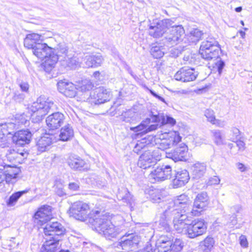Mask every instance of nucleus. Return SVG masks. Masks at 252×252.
I'll use <instances>...</instances> for the list:
<instances>
[{"label":"nucleus","mask_w":252,"mask_h":252,"mask_svg":"<svg viewBox=\"0 0 252 252\" xmlns=\"http://www.w3.org/2000/svg\"><path fill=\"white\" fill-rule=\"evenodd\" d=\"M43 228L45 235L53 236L45 241L41 248L40 252H56L60 246L59 237L63 234L65 229L57 221H48Z\"/></svg>","instance_id":"1"},{"label":"nucleus","mask_w":252,"mask_h":252,"mask_svg":"<svg viewBox=\"0 0 252 252\" xmlns=\"http://www.w3.org/2000/svg\"><path fill=\"white\" fill-rule=\"evenodd\" d=\"M56 108L54 102L44 96H39L29 107V110L32 112L31 117L34 123L41 122L45 115Z\"/></svg>","instance_id":"2"},{"label":"nucleus","mask_w":252,"mask_h":252,"mask_svg":"<svg viewBox=\"0 0 252 252\" xmlns=\"http://www.w3.org/2000/svg\"><path fill=\"white\" fill-rule=\"evenodd\" d=\"M94 224L96 230L106 239L116 238L119 232L105 214H99L94 218Z\"/></svg>","instance_id":"3"},{"label":"nucleus","mask_w":252,"mask_h":252,"mask_svg":"<svg viewBox=\"0 0 252 252\" xmlns=\"http://www.w3.org/2000/svg\"><path fill=\"white\" fill-rule=\"evenodd\" d=\"M152 123H160L161 125L169 124L173 126L176 123L175 120L169 116L164 115L163 113L157 112L155 113L151 112L150 118L146 119L142 122L140 125L136 126L131 127L130 129L134 132H137L138 134L146 133V124H149Z\"/></svg>","instance_id":"4"},{"label":"nucleus","mask_w":252,"mask_h":252,"mask_svg":"<svg viewBox=\"0 0 252 252\" xmlns=\"http://www.w3.org/2000/svg\"><path fill=\"white\" fill-rule=\"evenodd\" d=\"M69 213L70 216L76 220L84 221L87 218L94 220V218L100 214V212L98 210L91 211L88 204L82 201H77L72 204L69 209Z\"/></svg>","instance_id":"5"},{"label":"nucleus","mask_w":252,"mask_h":252,"mask_svg":"<svg viewBox=\"0 0 252 252\" xmlns=\"http://www.w3.org/2000/svg\"><path fill=\"white\" fill-rule=\"evenodd\" d=\"M155 137L157 139L156 143L158 145V150L160 149L162 151L170 148L181 140V137L178 132L174 131H158Z\"/></svg>","instance_id":"6"},{"label":"nucleus","mask_w":252,"mask_h":252,"mask_svg":"<svg viewBox=\"0 0 252 252\" xmlns=\"http://www.w3.org/2000/svg\"><path fill=\"white\" fill-rule=\"evenodd\" d=\"M166 32L162 39V44L167 47H172L182 41L185 34V30L181 26H174L172 25Z\"/></svg>","instance_id":"7"},{"label":"nucleus","mask_w":252,"mask_h":252,"mask_svg":"<svg viewBox=\"0 0 252 252\" xmlns=\"http://www.w3.org/2000/svg\"><path fill=\"white\" fill-rule=\"evenodd\" d=\"M161 156L158 154V150H147L139 157L137 162L138 166L143 169H147L155 165L157 160H159Z\"/></svg>","instance_id":"8"},{"label":"nucleus","mask_w":252,"mask_h":252,"mask_svg":"<svg viewBox=\"0 0 252 252\" xmlns=\"http://www.w3.org/2000/svg\"><path fill=\"white\" fill-rule=\"evenodd\" d=\"M173 22L169 19L156 20L151 24L149 34L154 38H159L163 34H165L167 30L169 29Z\"/></svg>","instance_id":"9"},{"label":"nucleus","mask_w":252,"mask_h":252,"mask_svg":"<svg viewBox=\"0 0 252 252\" xmlns=\"http://www.w3.org/2000/svg\"><path fill=\"white\" fill-rule=\"evenodd\" d=\"M207 222L202 219L192 220L187 227V235L189 238H194L205 234L207 229Z\"/></svg>","instance_id":"10"},{"label":"nucleus","mask_w":252,"mask_h":252,"mask_svg":"<svg viewBox=\"0 0 252 252\" xmlns=\"http://www.w3.org/2000/svg\"><path fill=\"white\" fill-rule=\"evenodd\" d=\"M111 96V92L109 89L99 87L90 94L87 101L92 105H98L109 101Z\"/></svg>","instance_id":"11"},{"label":"nucleus","mask_w":252,"mask_h":252,"mask_svg":"<svg viewBox=\"0 0 252 252\" xmlns=\"http://www.w3.org/2000/svg\"><path fill=\"white\" fill-rule=\"evenodd\" d=\"M172 168L169 165H162L151 171L148 179L152 183L163 181L171 178Z\"/></svg>","instance_id":"12"},{"label":"nucleus","mask_w":252,"mask_h":252,"mask_svg":"<svg viewBox=\"0 0 252 252\" xmlns=\"http://www.w3.org/2000/svg\"><path fill=\"white\" fill-rule=\"evenodd\" d=\"M139 242L140 239L138 236L129 234L127 236H123L121 238L117 247L121 248L125 251L124 252L136 251L138 249Z\"/></svg>","instance_id":"13"},{"label":"nucleus","mask_w":252,"mask_h":252,"mask_svg":"<svg viewBox=\"0 0 252 252\" xmlns=\"http://www.w3.org/2000/svg\"><path fill=\"white\" fill-rule=\"evenodd\" d=\"M171 214L172 217H173V222L175 229L178 231L181 232L185 228V226L188 223L184 220H181L179 218V208H175V203L172 202H169L166 205L165 210L164 211V216H169Z\"/></svg>","instance_id":"14"},{"label":"nucleus","mask_w":252,"mask_h":252,"mask_svg":"<svg viewBox=\"0 0 252 252\" xmlns=\"http://www.w3.org/2000/svg\"><path fill=\"white\" fill-rule=\"evenodd\" d=\"M20 169L14 165H8L5 163L0 164V173H1L8 184H13Z\"/></svg>","instance_id":"15"},{"label":"nucleus","mask_w":252,"mask_h":252,"mask_svg":"<svg viewBox=\"0 0 252 252\" xmlns=\"http://www.w3.org/2000/svg\"><path fill=\"white\" fill-rule=\"evenodd\" d=\"M209 204V197L206 192H202L196 196L191 213L194 216H199L200 213L207 207Z\"/></svg>","instance_id":"16"},{"label":"nucleus","mask_w":252,"mask_h":252,"mask_svg":"<svg viewBox=\"0 0 252 252\" xmlns=\"http://www.w3.org/2000/svg\"><path fill=\"white\" fill-rule=\"evenodd\" d=\"M198 75L194 68L183 67L178 71L174 75L175 79L183 82L194 81Z\"/></svg>","instance_id":"17"},{"label":"nucleus","mask_w":252,"mask_h":252,"mask_svg":"<svg viewBox=\"0 0 252 252\" xmlns=\"http://www.w3.org/2000/svg\"><path fill=\"white\" fill-rule=\"evenodd\" d=\"M51 210L50 206L40 208L34 214V222L42 226L49 221L52 218Z\"/></svg>","instance_id":"18"},{"label":"nucleus","mask_w":252,"mask_h":252,"mask_svg":"<svg viewBox=\"0 0 252 252\" xmlns=\"http://www.w3.org/2000/svg\"><path fill=\"white\" fill-rule=\"evenodd\" d=\"M64 115L60 112L53 113L46 119V125L49 130H54L59 128L64 122Z\"/></svg>","instance_id":"19"},{"label":"nucleus","mask_w":252,"mask_h":252,"mask_svg":"<svg viewBox=\"0 0 252 252\" xmlns=\"http://www.w3.org/2000/svg\"><path fill=\"white\" fill-rule=\"evenodd\" d=\"M57 139L51 133H46L40 137L36 142L37 149L40 152H44L50 149L51 145L56 142Z\"/></svg>","instance_id":"20"},{"label":"nucleus","mask_w":252,"mask_h":252,"mask_svg":"<svg viewBox=\"0 0 252 252\" xmlns=\"http://www.w3.org/2000/svg\"><path fill=\"white\" fill-rule=\"evenodd\" d=\"M32 136V134L28 129L19 130L12 136V141L18 146H23L30 143Z\"/></svg>","instance_id":"21"},{"label":"nucleus","mask_w":252,"mask_h":252,"mask_svg":"<svg viewBox=\"0 0 252 252\" xmlns=\"http://www.w3.org/2000/svg\"><path fill=\"white\" fill-rule=\"evenodd\" d=\"M58 89L60 93L68 97H73L76 94V88L71 82L61 80L57 83Z\"/></svg>","instance_id":"22"},{"label":"nucleus","mask_w":252,"mask_h":252,"mask_svg":"<svg viewBox=\"0 0 252 252\" xmlns=\"http://www.w3.org/2000/svg\"><path fill=\"white\" fill-rule=\"evenodd\" d=\"M189 179V172L187 170L181 169L177 171L175 174V178L173 180L174 188H178L184 186Z\"/></svg>","instance_id":"23"},{"label":"nucleus","mask_w":252,"mask_h":252,"mask_svg":"<svg viewBox=\"0 0 252 252\" xmlns=\"http://www.w3.org/2000/svg\"><path fill=\"white\" fill-rule=\"evenodd\" d=\"M53 52V48L48 46L46 43L41 42L39 44H36L32 50L33 54L38 58L44 60V58L47 57L49 54Z\"/></svg>","instance_id":"24"},{"label":"nucleus","mask_w":252,"mask_h":252,"mask_svg":"<svg viewBox=\"0 0 252 252\" xmlns=\"http://www.w3.org/2000/svg\"><path fill=\"white\" fill-rule=\"evenodd\" d=\"M84 61L89 67L100 66L104 61V58L100 53L89 55L85 57Z\"/></svg>","instance_id":"25"},{"label":"nucleus","mask_w":252,"mask_h":252,"mask_svg":"<svg viewBox=\"0 0 252 252\" xmlns=\"http://www.w3.org/2000/svg\"><path fill=\"white\" fill-rule=\"evenodd\" d=\"M40 37L41 35L37 33L28 34L24 39L25 47L33 50L36 44L42 41Z\"/></svg>","instance_id":"26"},{"label":"nucleus","mask_w":252,"mask_h":252,"mask_svg":"<svg viewBox=\"0 0 252 252\" xmlns=\"http://www.w3.org/2000/svg\"><path fill=\"white\" fill-rule=\"evenodd\" d=\"M27 154L24 153H19L14 150H10L6 154L7 160L12 162V164L16 166L17 163H22L26 158Z\"/></svg>","instance_id":"27"},{"label":"nucleus","mask_w":252,"mask_h":252,"mask_svg":"<svg viewBox=\"0 0 252 252\" xmlns=\"http://www.w3.org/2000/svg\"><path fill=\"white\" fill-rule=\"evenodd\" d=\"M220 48H210L204 50L200 49L199 53L201 57L206 60L218 59L220 56Z\"/></svg>","instance_id":"28"},{"label":"nucleus","mask_w":252,"mask_h":252,"mask_svg":"<svg viewBox=\"0 0 252 252\" xmlns=\"http://www.w3.org/2000/svg\"><path fill=\"white\" fill-rule=\"evenodd\" d=\"M187 150V147L185 144L176 147L171 154L170 158L175 161L186 160L185 157Z\"/></svg>","instance_id":"29"},{"label":"nucleus","mask_w":252,"mask_h":252,"mask_svg":"<svg viewBox=\"0 0 252 252\" xmlns=\"http://www.w3.org/2000/svg\"><path fill=\"white\" fill-rule=\"evenodd\" d=\"M59 59L58 55L52 53L49 54L47 57L44 58L43 66L45 71L49 72L55 67Z\"/></svg>","instance_id":"30"},{"label":"nucleus","mask_w":252,"mask_h":252,"mask_svg":"<svg viewBox=\"0 0 252 252\" xmlns=\"http://www.w3.org/2000/svg\"><path fill=\"white\" fill-rule=\"evenodd\" d=\"M172 202L175 203V208H178V206H180L181 208L185 209V211H187L186 208H188L191 203L189 198L185 194L178 196L174 201Z\"/></svg>","instance_id":"31"},{"label":"nucleus","mask_w":252,"mask_h":252,"mask_svg":"<svg viewBox=\"0 0 252 252\" xmlns=\"http://www.w3.org/2000/svg\"><path fill=\"white\" fill-rule=\"evenodd\" d=\"M73 134L74 132L72 127L70 125L67 124L61 129L59 139L61 141H67L73 136Z\"/></svg>","instance_id":"32"},{"label":"nucleus","mask_w":252,"mask_h":252,"mask_svg":"<svg viewBox=\"0 0 252 252\" xmlns=\"http://www.w3.org/2000/svg\"><path fill=\"white\" fill-rule=\"evenodd\" d=\"M68 164L73 169L81 170L85 166L86 162L79 157L71 156L68 160Z\"/></svg>","instance_id":"33"},{"label":"nucleus","mask_w":252,"mask_h":252,"mask_svg":"<svg viewBox=\"0 0 252 252\" xmlns=\"http://www.w3.org/2000/svg\"><path fill=\"white\" fill-rule=\"evenodd\" d=\"M206 165L204 163L196 162L192 167V174L195 178H200L205 174Z\"/></svg>","instance_id":"34"},{"label":"nucleus","mask_w":252,"mask_h":252,"mask_svg":"<svg viewBox=\"0 0 252 252\" xmlns=\"http://www.w3.org/2000/svg\"><path fill=\"white\" fill-rule=\"evenodd\" d=\"M29 189L19 191L13 193L8 199L6 200V203L8 207H13L15 206L18 199L24 194L27 193Z\"/></svg>","instance_id":"35"},{"label":"nucleus","mask_w":252,"mask_h":252,"mask_svg":"<svg viewBox=\"0 0 252 252\" xmlns=\"http://www.w3.org/2000/svg\"><path fill=\"white\" fill-rule=\"evenodd\" d=\"M172 217L171 214H169V216H164V212L161 215L159 220V228L160 229V231H164L165 232H169L170 231V227L169 224V220Z\"/></svg>","instance_id":"36"},{"label":"nucleus","mask_w":252,"mask_h":252,"mask_svg":"<svg viewBox=\"0 0 252 252\" xmlns=\"http://www.w3.org/2000/svg\"><path fill=\"white\" fill-rule=\"evenodd\" d=\"M210 48H220L217 41L214 38L208 37L203 41L200 45V49L206 50Z\"/></svg>","instance_id":"37"},{"label":"nucleus","mask_w":252,"mask_h":252,"mask_svg":"<svg viewBox=\"0 0 252 252\" xmlns=\"http://www.w3.org/2000/svg\"><path fill=\"white\" fill-rule=\"evenodd\" d=\"M68 51V48L67 46L64 43H60L57 46L53 48V52L52 53H55V55H58L59 59L62 57L63 59L67 56V53Z\"/></svg>","instance_id":"38"},{"label":"nucleus","mask_w":252,"mask_h":252,"mask_svg":"<svg viewBox=\"0 0 252 252\" xmlns=\"http://www.w3.org/2000/svg\"><path fill=\"white\" fill-rule=\"evenodd\" d=\"M135 113L132 110L123 111L119 115V119L123 122L131 123L135 120Z\"/></svg>","instance_id":"39"},{"label":"nucleus","mask_w":252,"mask_h":252,"mask_svg":"<svg viewBox=\"0 0 252 252\" xmlns=\"http://www.w3.org/2000/svg\"><path fill=\"white\" fill-rule=\"evenodd\" d=\"M203 35L202 32L198 29L191 30L188 35V40L190 43H196Z\"/></svg>","instance_id":"40"},{"label":"nucleus","mask_w":252,"mask_h":252,"mask_svg":"<svg viewBox=\"0 0 252 252\" xmlns=\"http://www.w3.org/2000/svg\"><path fill=\"white\" fill-rule=\"evenodd\" d=\"M171 241L170 238L165 236H161L156 243L157 248L156 249H166L167 248H169Z\"/></svg>","instance_id":"41"},{"label":"nucleus","mask_w":252,"mask_h":252,"mask_svg":"<svg viewBox=\"0 0 252 252\" xmlns=\"http://www.w3.org/2000/svg\"><path fill=\"white\" fill-rule=\"evenodd\" d=\"M61 62L62 65L65 67H69L71 68H75L78 64L75 58H69L67 56L64 59H61Z\"/></svg>","instance_id":"42"},{"label":"nucleus","mask_w":252,"mask_h":252,"mask_svg":"<svg viewBox=\"0 0 252 252\" xmlns=\"http://www.w3.org/2000/svg\"><path fill=\"white\" fill-rule=\"evenodd\" d=\"M150 198L153 203H159L163 197L161 191L158 189H152L149 191Z\"/></svg>","instance_id":"43"},{"label":"nucleus","mask_w":252,"mask_h":252,"mask_svg":"<svg viewBox=\"0 0 252 252\" xmlns=\"http://www.w3.org/2000/svg\"><path fill=\"white\" fill-rule=\"evenodd\" d=\"M184 247V243L180 239H176L174 241H171L169 248L173 252H180Z\"/></svg>","instance_id":"44"},{"label":"nucleus","mask_w":252,"mask_h":252,"mask_svg":"<svg viewBox=\"0 0 252 252\" xmlns=\"http://www.w3.org/2000/svg\"><path fill=\"white\" fill-rule=\"evenodd\" d=\"M149 143V142L147 143V139L146 138H143L141 141H138L135 145L133 151L134 153L137 154H138L142 150L145 151L146 150V149L147 148L148 145Z\"/></svg>","instance_id":"45"},{"label":"nucleus","mask_w":252,"mask_h":252,"mask_svg":"<svg viewBox=\"0 0 252 252\" xmlns=\"http://www.w3.org/2000/svg\"><path fill=\"white\" fill-rule=\"evenodd\" d=\"M242 210V206L241 205L236 204L233 205L230 208V212L232 214V220L231 223L232 224H235L237 222V213H239Z\"/></svg>","instance_id":"46"},{"label":"nucleus","mask_w":252,"mask_h":252,"mask_svg":"<svg viewBox=\"0 0 252 252\" xmlns=\"http://www.w3.org/2000/svg\"><path fill=\"white\" fill-rule=\"evenodd\" d=\"M163 48L158 46H155L151 48L150 50L151 54L156 59L160 58L164 55Z\"/></svg>","instance_id":"47"},{"label":"nucleus","mask_w":252,"mask_h":252,"mask_svg":"<svg viewBox=\"0 0 252 252\" xmlns=\"http://www.w3.org/2000/svg\"><path fill=\"white\" fill-rule=\"evenodd\" d=\"M213 135V139L215 144L220 145L224 144L223 138L221 131L220 130H214L212 131Z\"/></svg>","instance_id":"48"},{"label":"nucleus","mask_w":252,"mask_h":252,"mask_svg":"<svg viewBox=\"0 0 252 252\" xmlns=\"http://www.w3.org/2000/svg\"><path fill=\"white\" fill-rule=\"evenodd\" d=\"M94 87V84L90 80L85 79L81 81L80 85V89L82 92L89 91Z\"/></svg>","instance_id":"49"},{"label":"nucleus","mask_w":252,"mask_h":252,"mask_svg":"<svg viewBox=\"0 0 252 252\" xmlns=\"http://www.w3.org/2000/svg\"><path fill=\"white\" fill-rule=\"evenodd\" d=\"M6 125H0V143H4L6 142V135L9 134L7 131Z\"/></svg>","instance_id":"50"},{"label":"nucleus","mask_w":252,"mask_h":252,"mask_svg":"<svg viewBox=\"0 0 252 252\" xmlns=\"http://www.w3.org/2000/svg\"><path fill=\"white\" fill-rule=\"evenodd\" d=\"M202 243V245L205 248V250H210L214 246L215 241L213 238L208 236Z\"/></svg>","instance_id":"51"},{"label":"nucleus","mask_w":252,"mask_h":252,"mask_svg":"<svg viewBox=\"0 0 252 252\" xmlns=\"http://www.w3.org/2000/svg\"><path fill=\"white\" fill-rule=\"evenodd\" d=\"M28 119L29 117L25 115L24 113L16 117L18 123L24 125H27L29 124Z\"/></svg>","instance_id":"52"},{"label":"nucleus","mask_w":252,"mask_h":252,"mask_svg":"<svg viewBox=\"0 0 252 252\" xmlns=\"http://www.w3.org/2000/svg\"><path fill=\"white\" fill-rule=\"evenodd\" d=\"M205 116L207 118L208 121L211 123L215 121V116L213 110L211 109H206L205 111Z\"/></svg>","instance_id":"53"},{"label":"nucleus","mask_w":252,"mask_h":252,"mask_svg":"<svg viewBox=\"0 0 252 252\" xmlns=\"http://www.w3.org/2000/svg\"><path fill=\"white\" fill-rule=\"evenodd\" d=\"M218 60L216 62V66L217 68L219 74L220 75L222 73V69L225 66V63L219 57L217 59Z\"/></svg>","instance_id":"54"},{"label":"nucleus","mask_w":252,"mask_h":252,"mask_svg":"<svg viewBox=\"0 0 252 252\" xmlns=\"http://www.w3.org/2000/svg\"><path fill=\"white\" fill-rule=\"evenodd\" d=\"M126 195L122 197V200H123L124 202H127V203L131 205L132 197L129 191L127 190H126Z\"/></svg>","instance_id":"55"},{"label":"nucleus","mask_w":252,"mask_h":252,"mask_svg":"<svg viewBox=\"0 0 252 252\" xmlns=\"http://www.w3.org/2000/svg\"><path fill=\"white\" fill-rule=\"evenodd\" d=\"M220 182V179L218 176H214L210 178L208 184L209 185H218Z\"/></svg>","instance_id":"56"},{"label":"nucleus","mask_w":252,"mask_h":252,"mask_svg":"<svg viewBox=\"0 0 252 252\" xmlns=\"http://www.w3.org/2000/svg\"><path fill=\"white\" fill-rule=\"evenodd\" d=\"M240 244L243 248H247L248 246V242L246 237L245 235H242L239 237Z\"/></svg>","instance_id":"57"},{"label":"nucleus","mask_w":252,"mask_h":252,"mask_svg":"<svg viewBox=\"0 0 252 252\" xmlns=\"http://www.w3.org/2000/svg\"><path fill=\"white\" fill-rule=\"evenodd\" d=\"M25 94L22 93H15L13 98L14 99L19 102H22L25 98Z\"/></svg>","instance_id":"58"},{"label":"nucleus","mask_w":252,"mask_h":252,"mask_svg":"<svg viewBox=\"0 0 252 252\" xmlns=\"http://www.w3.org/2000/svg\"><path fill=\"white\" fill-rule=\"evenodd\" d=\"M68 189L72 191H77L79 189V184L78 183H70L68 185Z\"/></svg>","instance_id":"59"},{"label":"nucleus","mask_w":252,"mask_h":252,"mask_svg":"<svg viewBox=\"0 0 252 252\" xmlns=\"http://www.w3.org/2000/svg\"><path fill=\"white\" fill-rule=\"evenodd\" d=\"M211 124L213 125H215L219 127H223L225 126V123L223 121H221L220 120L217 119L215 118V121L212 122Z\"/></svg>","instance_id":"60"},{"label":"nucleus","mask_w":252,"mask_h":252,"mask_svg":"<svg viewBox=\"0 0 252 252\" xmlns=\"http://www.w3.org/2000/svg\"><path fill=\"white\" fill-rule=\"evenodd\" d=\"M21 90L25 92H28L29 89V85L28 83L22 82L19 84Z\"/></svg>","instance_id":"61"},{"label":"nucleus","mask_w":252,"mask_h":252,"mask_svg":"<svg viewBox=\"0 0 252 252\" xmlns=\"http://www.w3.org/2000/svg\"><path fill=\"white\" fill-rule=\"evenodd\" d=\"M236 146L238 148V149L239 151H243L245 150V144L243 141H241V140L237 141L236 142Z\"/></svg>","instance_id":"62"},{"label":"nucleus","mask_w":252,"mask_h":252,"mask_svg":"<svg viewBox=\"0 0 252 252\" xmlns=\"http://www.w3.org/2000/svg\"><path fill=\"white\" fill-rule=\"evenodd\" d=\"M148 125L146 124V133L157 129L158 126V124H153L150 126H148Z\"/></svg>","instance_id":"63"},{"label":"nucleus","mask_w":252,"mask_h":252,"mask_svg":"<svg viewBox=\"0 0 252 252\" xmlns=\"http://www.w3.org/2000/svg\"><path fill=\"white\" fill-rule=\"evenodd\" d=\"M149 91L150 93H151V94L153 96H154L156 98H158L159 100H160V101L163 102L164 103H166L165 100V99L163 97H162L158 95V94H157L156 93H155L154 91H153L152 90L149 89Z\"/></svg>","instance_id":"64"}]
</instances>
